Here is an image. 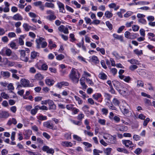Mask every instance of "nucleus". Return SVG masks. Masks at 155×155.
<instances>
[{"label": "nucleus", "instance_id": "46", "mask_svg": "<svg viewBox=\"0 0 155 155\" xmlns=\"http://www.w3.org/2000/svg\"><path fill=\"white\" fill-rule=\"evenodd\" d=\"M86 80L87 82L91 86L93 85L94 84L92 80L88 78H86Z\"/></svg>", "mask_w": 155, "mask_h": 155}, {"label": "nucleus", "instance_id": "32", "mask_svg": "<svg viewBox=\"0 0 155 155\" xmlns=\"http://www.w3.org/2000/svg\"><path fill=\"white\" fill-rule=\"evenodd\" d=\"M35 78L37 80H41L43 78V77L41 74L38 73L35 75Z\"/></svg>", "mask_w": 155, "mask_h": 155}, {"label": "nucleus", "instance_id": "13", "mask_svg": "<svg viewBox=\"0 0 155 155\" xmlns=\"http://www.w3.org/2000/svg\"><path fill=\"white\" fill-rule=\"evenodd\" d=\"M1 74L5 78H8L10 76V73L7 71H2L1 72Z\"/></svg>", "mask_w": 155, "mask_h": 155}, {"label": "nucleus", "instance_id": "38", "mask_svg": "<svg viewBox=\"0 0 155 155\" xmlns=\"http://www.w3.org/2000/svg\"><path fill=\"white\" fill-rule=\"evenodd\" d=\"M92 60L93 61L95 62L96 63H98L99 62L97 57L95 55L92 56Z\"/></svg>", "mask_w": 155, "mask_h": 155}, {"label": "nucleus", "instance_id": "42", "mask_svg": "<svg viewBox=\"0 0 155 155\" xmlns=\"http://www.w3.org/2000/svg\"><path fill=\"white\" fill-rule=\"evenodd\" d=\"M127 91V89L126 88H124V89L122 90H119L118 92L121 94L125 95Z\"/></svg>", "mask_w": 155, "mask_h": 155}, {"label": "nucleus", "instance_id": "30", "mask_svg": "<svg viewBox=\"0 0 155 155\" xmlns=\"http://www.w3.org/2000/svg\"><path fill=\"white\" fill-rule=\"evenodd\" d=\"M37 119L41 120H46L47 119V117L46 116H43V115L41 114L39 116L37 117Z\"/></svg>", "mask_w": 155, "mask_h": 155}, {"label": "nucleus", "instance_id": "54", "mask_svg": "<svg viewBox=\"0 0 155 155\" xmlns=\"http://www.w3.org/2000/svg\"><path fill=\"white\" fill-rule=\"evenodd\" d=\"M140 137L136 134L134 135L133 136V139L134 140L137 141L140 139Z\"/></svg>", "mask_w": 155, "mask_h": 155}, {"label": "nucleus", "instance_id": "8", "mask_svg": "<svg viewBox=\"0 0 155 155\" xmlns=\"http://www.w3.org/2000/svg\"><path fill=\"white\" fill-rule=\"evenodd\" d=\"M48 104L49 106L50 110H54L56 109V106L54 104V102L52 100H48Z\"/></svg>", "mask_w": 155, "mask_h": 155}, {"label": "nucleus", "instance_id": "59", "mask_svg": "<svg viewBox=\"0 0 155 155\" xmlns=\"http://www.w3.org/2000/svg\"><path fill=\"white\" fill-rule=\"evenodd\" d=\"M144 102L145 104H147L148 105H151V103L150 101L147 98H145L144 100Z\"/></svg>", "mask_w": 155, "mask_h": 155}, {"label": "nucleus", "instance_id": "5", "mask_svg": "<svg viewBox=\"0 0 155 155\" xmlns=\"http://www.w3.org/2000/svg\"><path fill=\"white\" fill-rule=\"evenodd\" d=\"M116 137V135H114L113 136H112L110 134H108V140H107L106 141L112 144L116 143H117Z\"/></svg>", "mask_w": 155, "mask_h": 155}, {"label": "nucleus", "instance_id": "45", "mask_svg": "<svg viewBox=\"0 0 155 155\" xmlns=\"http://www.w3.org/2000/svg\"><path fill=\"white\" fill-rule=\"evenodd\" d=\"M84 115L82 113L79 114L77 117V119L80 121H81L84 117Z\"/></svg>", "mask_w": 155, "mask_h": 155}, {"label": "nucleus", "instance_id": "16", "mask_svg": "<svg viewBox=\"0 0 155 155\" xmlns=\"http://www.w3.org/2000/svg\"><path fill=\"white\" fill-rule=\"evenodd\" d=\"M113 37L115 39L120 40L121 41H123V37L122 36L116 34H114Z\"/></svg>", "mask_w": 155, "mask_h": 155}, {"label": "nucleus", "instance_id": "53", "mask_svg": "<svg viewBox=\"0 0 155 155\" xmlns=\"http://www.w3.org/2000/svg\"><path fill=\"white\" fill-rule=\"evenodd\" d=\"M138 68L137 65H132L129 67V69L131 71H134Z\"/></svg>", "mask_w": 155, "mask_h": 155}, {"label": "nucleus", "instance_id": "44", "mask_svg": "<svg viewBox=\"0 0 155 155\" xmlns=\"http://www.w3.org/2000/svg\"><path fill=\"white\" fill-rule=\"evenodd\" d=\"M110 71L114 76L116 75L117 72V70L115 68H111Z\"/></svg>", "mask_w": 155, "mask_h": 155}, {"label": "nucleus", "instance_id": "34", "mask_svg": "<svg viewBox=\"0 0 155 155\" xmlns=\"http://www.w3.org/2000/svg\"><path fill=\"white\" fill-rule=\"evenodd\" d=\"M143 81L140 80L137 81V87H143Z\"/></svg>", "mask_w": 155, "mask_h": 155}, {"label": "nucleus", "instance_id": "6", "mask_svg": "<svg viewBox=\"0 0 155 155\" xmlns=\"http://www.w3.org/2000/svg\"><path fill=\"white\" fill-rule=\"evenodd\" d=\"M57 4L59 8V12H60L65 13V11L64 9V4L61 2L58 1L57 2Z\"/></svg>", "mask_w": 155, "mask_h": 155}, {"label": "nucleus", "instance_id": "41", "mask_svg": "<svg viewBox=\"0 0 155 155\" xmlns=\"http://www.w3.org/2000/svg\"><path fill=\"white\" fill-rule=\"evenodd\" d=\"M133 13V12H132L128 11L124 15V16L125 18H128Z\"/></svg>", "mask_w": 155, "mask_h": 155}, {"label": "nucleus", "instance_id": "40", "mask_svg": "<svg viewBox=\"0 0 155 155\" xmlns=\"http://www.w3.org/2000/svg\"><path fill=\"white\" fill-rule=\"evenodd\" d=\"M1 95L2 97L5 99H7L9 97L8 94H5V93L4 92H3L1 93Z\"/></svg>", "mask_w": 155, "mask_h": 155}, {"label": "nucleus", "instance_id": "4", "mask_svg": "<svg viewBox=\"0 0 155 155\" xmlns=\"http://www.w3.org/2000/svg\"><path fill=\"white\" fill-rule=\"evenodd\" d=\"M19 52L20 53V58L21 59L24 61H28V58L25 53V51L23 50H19Z\"/></svg>", "mask_w": 155, "mask_h": 155}, {"label": "nucleus", "instance_id": "22", "mask_svg": "<svg viewBox=\"0 0 155 155\" xmlns=\"http://www.w3.org/2000/svg\"><path fill=\"white\" fill-rule=\"evenodd\" d=\"M112 103L115 106H119L120 102L117 98H114L112 101Z\"/></svg>", "mask_w": 155, "mask_h": 155}, {"label": "nucleus", "instance_id": "14", "mask_svg": "<svg viewBox=\"0 0 155 155\" xmlns=\"http://www.w3.org/2000/svg\"><path fill=\"white\" fill-rule=\"evenodd\" d=\"M13 18L15 20H22L23 18L22 16L19 13H17L14 15Z\"/></svg>", "mask_w": 155, "mask_h": 155}, {"label": "nucleus", "instance_id": "9", "mask_svg": "<svg viewBox=\"0 0 155 155\" xmlns=\"http://www.w3.org/2000/svg\"><path fill=\"white\" fill-rule=\"evenodd\" d=\"M112 83L116 89L118 91L120 90V83L119 81L116 80L113 81Z\"/></svg>", "mask_w": 155, "mask_h": 155}, {"label": "nucleus", "instance_id": "61", "mask_svg": "<svg viewBox=\"0 0 155 155\" xmlns=\"http://www.w3.org/2000/svg\"><path fill=\"white\" fill-rule=\"evenodd\" d=\"M128 62H129L131 64H137V63L138 62L137 60L134 59H131V60H128Z\"/></svg>", "mask_w": 155, "mask_h": 155}, {"label": "nucleus", "instance_id": "60", "mask_svg": "<svg viewBox=\"0 0 155 155\" xmlns=\"http://www.w3.org/2000/svg\"><path fill=\"white\" fill-rule=\"evenodd\" d=\"M133 30L134 31H137L139 29V27L138 25H134L132 27Z\"/></svg>", "mask_w": 155, "mask_h": 155}, {"label": "nucleus", "instance_id": "36", "mask_svg": "<svg viewBox=\"0 0 155 155\" xmlns=\"http://www.w3.org/2000/svg\"><path fill=\"white\" fill-rule=\"evenodd\" d=\"M64 56L61 54L58 55L56 56V59L57 60H61L64 58Z\"/></svg>", "mask_w": 155, "mask_h": 155}, {"label": "nucleus", "instance_id": "58", "mask_svg": "<svg viewBox=\"0 0 155 155\" xmlns=\"http://www.w3.org/2000/svg\"><path fill=\"white\" fill-rule=\"evenodd\" d=\"M98 122L102 125H104L105 124L106 120L105 119H100L98 120Z\"/></svg>", "mask_w": 155, "mask_h": 155}, {"label": "nucleus", "instance_id": "3", "mask_svg": "<svg viewBox=\"0 0 155 155\" xmlns=\"http://www.w3.org/2000/svg\"><path fill=\"white\" fill-rule=\"evenodd\" d=\"M12 52L10 49L6 47L3 48L1 51V54L3 56L10 57Z\"/></svg>", "mask_w": 155, "mask_h": 155}, {"label": "nucleus", "instance_id": "12", "mask_svg": "<svg viewBox=\"0 0 155 155\" xmlns=\"http://www.w3.org/2000/svg\"><path fill=\"white\" fill-rule=\"evenodd\" d=\"M9 116V114L6 111H2L0 113V117L2 118H7Z\"/></svg>", "mask_w": 155, "mask_h": 155}, {"label": "nucleus", "instance_id": "21", "mask_svg": "<svg viewBox=\"0 0 155 155\" xmlns=\"http://www.w3.org/2000/svg\"><path fill=\"white\" fill-rule=\"evenodd\" d=\"M125 37L128 38L133 39L131 38V33L128 31H126L124 33Z\"/></svg>", "mask_w": 155, "mask_h": 155}, {"label": "nucleus", "instance_id": "1", "mask_svg": "<svg viewBox=\"0 0 155 155\" xmlns=\"http://www.w3.org/2000/svg\"><path fill=\"white\" fill-rule=\"evenodd\" d=\"M75 69L73 68L69 74L70 78L72 80L73 83H78L79 81L80 73L78 71L77 73L75 71Z\"/></svg>", "mask_w": 155, "mask_h": 155}, {"label": "nucleus", "instance_id": "2", "mask_svg": "<svg viewBox=\"0 0 155 155\" xmlns=\"http://www.w3.org/2000/svg\"><path fill=\"white\" fill-rule=\"evenodd\" d=\"M122 143L126 147H129L131 150L136 147V145L133 144L132 141L130 140H123Z\"/></svg>", "mask_w": 155, "mask_h": 155}, {"label": "nucleus", "instance_id": "55", "mask_svg": "<svg viewBox=\"0 0 155 155\" xmlns=\"http://www.w3.org/2000/svg\"><path fill=\"white\" fill-rule=\"evenodd\" d=\"M150 119L149 118H147L145 120L143 121V125L146 126L147 124L149 122Z\"/></svg>", "mask_w": 155, "mask_h": 155}, {"label": "nucleus", "instance_id": "27", "mask_svg": "<svg viewBox=\"0 0 155 155\" xmlns=\"http://www.w3.org/2000/svg\"><path fill=\"white\" fill-rule=\"evenodd\" d=\"M112 150V148L109 147L107 148L104 150V152L106 155H109L111 153Z\"/></svg>", "mask_w": 155, "mask_h": 155}, {"label": "nucleus", "instance_id": "64", "mask_svg": "<svg viewBox=\"0 0 155 155\" xmlns=\"http://www.w3.org/2000/svg\"><path fill=\"white\" fill-rule=\"evenodd\" d=\"M83 144L87 146V148L91 147H92V145L91 144L87 142H84Z\"/></svg>", "mask_w": 155, "mask_h": 155}, {"label": "nucleus", "instance_id": "11", "mask_svg": "<svg viewBox=\"0 0 155 155\" xmlns=\"http://www.w3.org/2000/svg\"><path fill=\"white\" fill-rule=\"evenodd\" d=\"M98 77L103 80H106L107 79V76L104 72H101L98 74Z\"/></svg>", "mask_w": 155, "mask_h": 155}, {"label": "nucleus", "instance_id": "24", "mask_svg": "<svg viewBox=\"0 0 155 155\" xmlns=\"http://www.w3.org/2000/svg\"><path fill=\"white\" fill-rule=\"evenodd\" d=\"M45 6L51 8H54V4L51 3L46 2L45 4Z\"/></svg>", "mask_w": 155, "mask_h": 155}, {"label": "nucleus", "instance_id": "51", "mask_svg": "<svg viewBox=\"0 0 155 155\" xmlns=\"http://www.w3.org/2000/svg\"><path fill=\"white\" fill-rule=\"evenodd\" d=\"M138 21L139 22L143 24H146L147 23L145 19L143 18H140L138 20Z\"/></svg>", "mask_w": 155, "mask_h": 155}, {"label": "nucleus", "instance_id": "15", "mask_svg": "<svg viewBox=\"0 0 155 155\" xmlns=\"http://www.w3.org/2000/svg\"><path fill=\"white\" fill-rule=\"evenodd\" d=\"M39 53L35 51H32L31 53V59H35L37 57H39Z\"/></svg>", "mask_w": 155, "mask_h": 155}, {"label": "nucleus", "instance_id": "39", "mask_svg": "<svg viewBox=\"0 0 155 155\" xmlns=\"http://www.w3.org/2000/svg\"><path fill=\"white\" fill-rule=\"evenodd\" d=\"M74 97L76 101L78 102V103L79 104H82L83 102L82 100L81 99L75 95L74 96Z\"/></svg>", "mask_w": 155, "mask_h": 155}, {"label": "nucleus", "instance_id": "26", "mask_svg": "<svg viewBox=\"0 0 155 155\" xmlns=\"http://www.w3.org/2000/svg\"><path fill=\"white\" fill-rule=\"evenodd\" d=\"M36 42L37 43L36 47L38 49H40L41 48L40 45H41L42 42L40 40H36Z\"/></svg>", "mask_w": 155, "mask_h": 155}, {"label": "nucleus", "instance_id": "18", "mask_svg": "<svg viewBox=\"0 0 155 155\" xmlns=\"http://www.w3.org/2000/svg\"><path fill=\"white\" fill-rule=\"evenodd\" d=\"M117 150L119 152H123L124 153L128 154L129 153V151L126 149L121 148H118L117 149Z\"/></svg>", "mask_w": 155, "mask_h": 155}, {"label": "nucleus", "instance_id": "7", "mask_svg": "<svg viewBox=\"0 0 155 155\" xmlns=\"http://www.w3.org/2000/svg\"><path fill=\"white\" fill-rule=\"evenodd\" d=\"M43 126L50 129H53L54 125L53 124L51 123L50 121H47L43 123Z\"/></svg>", "mask_w": 155, "mask_h": 155}, {"label": "nucleus", "instance_id": "50", "mask_svg": "<svg viewBox=\"0 0 155 155\" xmlns=\"http://www.w3.org/2000/svg\"><path fill=\"white\" fill-rule=\"evenodd\" d=\"M73 138L74 139L78 141H81L82 140L81 138L76 135H73Z\"/></svg>", "mask_w": 155, "mask_h": 155}, {"label": "nucleus", "instance_id": "57", "mask_svg": "<svg viewBox=\"0 0 155 155\" xmlns=\"http://www.w3.org/2000/svg\"><path fill=\"white\" fill-rule=\"evenodd\" d=\"M101 111L103 114L107 115L108 113V110L105 108H103L101 109Z\"/></svg>", "mask_w": 155, "mask_h": 155}, {"label": "nucleus", "instance_id": "10", "mask_svg": "<svg viewBox=\"0 0 155 155\" xmlns=\"http://www.w3.org/2000/svg\"><path fill=\"white\" fill-rule=\"evenodd\" d=\"M29 83V81L28 80L24 79L21 80V83L23 86L25 87H28V84Z\"/></svg>", "mask_w": 155, "mask_h": 155}, {"label": "nucleus", "instance_id": "20", "mask_svg": "<svg viewBox=\"0 0 155 155\" xmlns=\"http://www.w3.org/2000/svg\"><path fill=\"white\" fill-rule=\"evenodd\" d=\"M127 127L124 125H122L120 126L119 129V130L121 131H125L128 130Z\"/></svg>", "mask_w": 155, "mask_h": 155}, {"label": "nucleus", "instance_id": "52", "mask_svg": "<svg viewBox=\"0 0 155 155\" xmlns=\"http://www.w3.org/2000/svg\"><path fill=\"white\" fill-rule=\"evenodd\" d=\"M142 151V150L140 148H137L134 151V153L137 155L139 154Z\"/></svg>", "mask_w": 155, "mask_h": 155}, {"label": "nucleus", "instance_id": "29", "mask_svg": "<svg viewBox=\"0 0 155 155\" xmlns=\"http://www.w3.org/2000/svg\"><path fill=\"white\" fill-rule=\"evenodd\" d=\"M10 56H11V57L10 58L11 59L14 60H17L18 58V57L17 55L14 52H12V53Z\"/></svg>", "mask_w": 155, "mask_h": 155}, {"label": "nucleus", "instance_id": "63", "mask_svg": "<svg viewBox=\"0 0 155 155\" xmlns=\"http://www.w3.org/2000/svg\"><path fill=\"white\" fill-rule=\"evenodd\" d=\"M131 80V78L130 77V76H125L124 79V81L127 83H129L130 81Z\"/></svg>", "mask_w": 155, "mask_h": 155}, {"label": "nucleus", "instance_id": "17", "mask_svg": "<svg viewBox=\"0 0 155 155\" xmlns=\"http://www.w3.org/2000/svg\"><path fill=\"white\" fill-rule=\"evenodd\" d=\"M45 82L46 84L49 86L52 85L54 83V81L53 80L50 79H46Z\"/></svg>", "mask_w": 155, "mask_h": 155}, {"label": "nucleus", "instance_id": "28", "mask_svg": "<svg viewBox=\"0 0 155 155\" xmlns=\"http://www.w3.org/2000/svg\"><path fill=\"white\" fill-rule=\"evenodd\" d=\"M56 18V16L54 15V14L51 15H50L48 16L47 17V18L50 21L55 20Z\"/></svg>", "mask_w": 155, "mask_h": 155}, {"label": "nucleus", "instance_id": "25", "mask_svg": "<svg viewBox=\"0 0 155 155\" xmlns=\"http://www.w3.org/2000/svg\"><path fill=\"white\" fill-rule=\"evenodd\" d=\"M134 51L135 54H137L138 55H141L143 54L142 50H139L137 49H136L134 50Z\"/></svg>", "mask_w": 155, "mask_h": 155}, {"label": "nucleus", "instance_id": "48", "mask_svg": "<svg viewBox=\"0 0 155 155\" xmlns=\"http://www.w3.org/2000/svg\"><path fill=\"white\" fill-rule=\"evenodd\" d=\"M9 45H10V47L12 49L15 48L16 49L17 48H15L16 45V44L15 42L13 41H12L10 44H9Z\"/></svg>", "mask_w": 155, "mask_h": 155}, {"label": "nucleus", "instance_id": "35", "mask_svg": "<svg viewBox=\"0 0 155 155\" xmlns=\"http://www.w3.org/2000/svg\"><path fill=\"white\" fill-rule=\"evenodd\" d=\"M104 96L106 97V99L110 101V99L112 97V96L110 94L107 93H104Z\"/></svg>", "mask_w": 155, "mask_h": 155}, {"label": "nucleus", "instance_id": "43", "mask_svg": "<svg viewBox=\"0 0 155 155\" xmlns=\"http://www.w3.org/2000/svg\"><path fill=\"white\" fill-rule=\"evenodd\" d=\"M100 21L97 19H95L93 20L90 23V25L91 24H95L96 25H97L99 24H100Z\"/></svg>", "mask_w": 155, "mask_h": 155}, {"label": "nucleus", "instance_id": "62", "mask_svg": "<svg viewBox=\"0 0 155 155\" xmlns=\"http://www.w3.org/2000/svg\"><path fill=\"white\" fill-rule=\"evenodd\" d=\"M71 122L74 124L76 125H80L81 124V121H76L74 120H71Z\"/></svg>", "mask_w": 155, "mask_h": 155}, {"label": "nucleus", "instance_id": "37", "mask_svg": "<svg viewBox=\"0 0 155 155\" xmlns=\"http://www.w3.org/2000/svg\"><path fill=\"white\" fill-rule=\"evenodd\" d=\"M48 66L46 64H43L41 66V68L43 70L46 71L47 70Z\"/></svg>", "mask_w": 155, "mask_h": 155}, {"label": "nucleus", "instance_id": "19", "mask_svg": "<svg viewBox=\"0 0 155 155\" xmlns=\"http://www.w3.org/2000/svg\"><path fill=\"white\" fill-rule=\"evenodd\" d=\"M104 15L106 17L108 18H110L113 16V14L108 11L105 12Z\"/></svg>", "mask_w": 155, "mask_h": 155}, {"label": "nucleus", "instance_id": "49", "mask_svg": "<svg viewBox=\"0 0 155 155\" xmlns=\"http://www.w3.org/2000/svg\"><path fill=\"white\" fill-rule=\"evenodd\" d=\"M74 105L72 104H68L66 105V108L68 110H72L73 108H74Z\"/></svg>", "mask_w": 155, "mask_h": 155}, {"label": "nucleus", "instance_id": "31", "mask_svg": "<svg viewBox=\"0 0 155 155\" xmlns=\"http://www.w3.org/2000/svg\"><path fill=\"white\" fill-rule=\"evenodd\" d=\"M101 95L100 93H97L93 95V97L96 100H97L98 98L101 97Z\"/></svg>", "mask_w": 155, "mask_h": 155}, {"label": "nucleus", "instance_id": "56", "mask_svg": "<svg viewBox=\"0 0 155 155\" xmlns=\"http://www.w3.org/2000/svg\"><path fill=\"white\" fill-rule=\"evenodd\" d=\"M16 34L14 32H11L8 34V36L10 38L14 37L16 36Z\"/></svg>", "mask_w": 155, "mask_h": 155}, {"label": "nucleus", "instance_id": "23", "mask_svg": "<svg viewBox=\"0 0 155 155\" xmlns=\"http://www.w3.org/2000/svg\"><path fill=\"white\" fill-rule=\"evenodd\" d=\"M23 27L26 31H28L29 30L30 26L26 23H24L23 25Z\"/></svg>", "mask_w": 155, "mask_h": 155}, {"label": "nucleus", "instance_id": "47", "mask_svg": "<svg viewBox=\"0 0 155 155\" xmlns=\"http://www.w3.org/2000/svg\"><path fill=\"white\" fill-rule=\"evenodd\" d=\"M108 107L110 109L113 110H116V108L114 107L112 104V103H109V104H108Z\"/></svg>", "mask_w": 155, "mask_h": 155}, {"label": "nucleus", "instance_id": "33", "mask_svg": "<svg viewBox=\"0 0 155 155\" xmlns=\"http://www.w3.org/2000/svg\"><path fill=\"white\" fill-rule=\"evenodd\" d=\"M106 24L110 30H111L113 29L112 25L109 21L106 22Z\"/></svg>", "mask_w": 155, "mask_h": 155}]
</instances>
